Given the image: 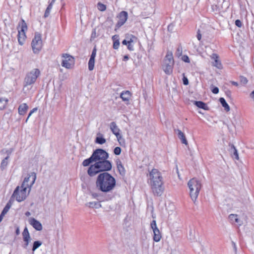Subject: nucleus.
<instances>
[{"instance_id":"nucleus-1","label":"nucleus","mask_w":254,"mask_h":254,"mask_svg":"<svg viewBox=\"0 0 254 254\" xmlns=\"http://www.w3.org/2000/svg\"><path fill=\"white\" fill-rule=\"evenodd\" d=\"M109 154L102 149H96L92 155L82 162L83 166H87L92 163L88 169V174L93 177L101 172L109 171L112 169L111 162L108 160Z\"/></svg>"},{"instance_id":"nucleus-2","label":"nucleus","mask_w":254,"mask_h":254,"mask_svg":"<svg viewBox=\"0 0 254 254\" xmlns=\"http://www.w3.org/2000/svg\"><path fill=\"white\" fill-rule=\"evenodd\" d=\"M36 179V174L32 172L25 177L21 186H17L13 191L12 197L18 202H21L27 198Z\"/></svg>"},{"instance_id":"nucleus-3","label":"nucleus","mask_w":254,"mask_h":254,"mask_svg":"<svg viewBox=\"0 0 254 254\" xmlns=\"http://www.w3.org/2000/svg\"><path fill=\"white\" fill-rule=\"evenodd\" d=\"M148 184L155 196H161L164 191V182L161 173L156 169H153L148 175Z\"/></svg>"},{"instance_id":"nucleus-4","label":"nucleus","mask_w":254,"mask_h":254,"mask_svg":"<svg viewBox=\"0 0 254 254\" xmlns=\"http://www.w3.org/2000/svg\"><path fill=\"white\" fill-rule=\"evenodd\" d=\"M105 172L98 176L96 185L98 190L107 193L114 189L116 182L115 179L111 174Z\"/></svg>"},{"instance_id":"nucleus-5","label":"nucleus","mask_w":254,"mask_h":254,"mask_svg":"<svg viewBox=\"0 0 254 254\" xmlns=\"http://www.w3.org/2000/svg\"><path fill=\"white\" fill-rule=\"evenodd\" d=\"M188 186L190 189V196L192 201L195 202L201 188V184L198 180L193 178L189 181Z\"/></svg>"},{"instance_id":"nucleus-6","label":"nucleus","mask_w":254,"mask_h":254,"mask_svg":"<svg viewBox=\"0 0 254 254\" xmlns=\"http://www.w3.org/2000/svg\"><path fill=\"white\" fill-rule=\"evenodd\" d=\"M40 74L41 71L38 68H33L28 72L24 80V86L31 85L35 83Z\"/></svg>"},{"instance_id":"nucleus-7","label":"nucleus","mask_w":254,"mask_h":254,"mask_svg":"<svg viewBox=\"0 0 254 254\" xmlns=\"http://www.w3.org/2000/svg\"><path fill=\"white\" fill-rule=\"evenodd\" d=\"M42 46L41 34L38 32H36L31 42V47L33 53L35 54H39L42 50Z\"/></svg>"},{"instance_id":"nucleus-8","label":"nucleus","mask_w":254,"mask_h":254,"mask_svg":"<svg viewBox=\"0 0 254 254\" xmlns=\"http://www.w3.org/2000/svg\"><path fill=\"white\" fill-rule=\"evenodd\" d=\"M17 29L18 32V41L20 45H23L26 38L25 32L27 30V24L23 19H21Z\"/></svg>"},{"instance_id":"nucleus-9","label":"nucleus","mask_w":254,"mask_h":254,"mask_svg":"<svg viewBox=\"0 0 254 254\" xmlns=\"http://www.w3.org/2000/svg\"><path fill=\"white\" fill-rule=\"evenodd\" d=\"M63 58H64V59L63 60L62 65L68 69L71 68L74 64L73 58L67 54H63Z\"/></svg>"},{"instance_id":"nucleus-10","label":"nucleus","mask_w":254,"mask_h":254,"mask_svg":"<svg viewBox=\"0 0 254 254\" xmlns=\"http://www.w3.org/2000/svg\"><path fill=\"white\" fill-rule=\"evenodd\" d=\"M127 17L128 14L127 12L125 11L121 12L118 16L119 20L116 24V27L119 28L123 25L127 21Z\"/></svg>"},{"instance_id":"nucleus-11","label":"nucleus","mask_w":254,"mask_h":254,"mask_svg":"<svg viewBox=\"0 0 254 254\" xmlns=\"http://www.w3.org/2000/svg\"><path fill=\"white\" fill-rule=\"evenodd\" d=\"M29 223L37 231H41L43 229L42 224L34 218L31 217L28 220Z\"/></svg>"},{"instance_id":"nucleus-12","label":"nucleus","mask_w":254,"mask_h":254,"mask_svg":"<svg viewBox=\"0 0 254 254\" xmlns=\"http://www.w3.org/2000/svg\"><path fill=\"white\" fill-rule=\"evenodd\" d=\"M174 63H170L169 62H165L164 63V65L163 66V68L164 71L167 74H171L173 71V66Z\"/></svg>"},{"instance_id":"nucleus-13","label":"nucleus","mask_w":254,"mask_h":254,"mask_svg":"<svg viewBox=\"0 0 254 254\" xmlns=\"http://www.w3.org/2000/svg\"><path fill=\"white\" fill-rule=\"evenodd\" d=\"M110 128L112 133L116 136H119V134L120 133V129L117 126L116 122H112L110 124Z\"/></svg>"},{"instance_id":"nucleus-14","label":"nucleus","mask_w":254,"mask_h":254,"mask_svg":"<svg viewBox=\"0 0 254 254\" xmlns=\"http://www.w3.org/2000/svg\"><path fill=\"white\" fill-rule=\"evenodd\" d=\"M211 59L214 60V62L213 63V65L216 67L218 68H222V64L220 61L218 60L219 56L216 54H212L210 56Z\"/></svg>"},{"instance_id":"nucleus-15","label":"nucleus","mask_w":254,"mask_h":254,"mask_svg":"<svg viewBox=\"0 0 254 254\" xmlns=\"http://www.w3.org/2000/svg\"><path fill=\"white\" fill-rule=\"evenodd\" d=\"M175 131L176 133H177L178 137L181 140L182 143L185 144L186 145H188V142L186 138L185 134L179 129H175Z\"/></svg>"},{"instance_id":"nucleus-16","label":"nucleus","mask_w":254,"mask_h":254,"mask_svg":"<svg viewBox=\"0 0 254 254\" xmlns=\"http://www.w3.org/2000/svg\"><path fill=\"white\" fill-rule=\"evenodd\" d=\"M116 165L117 169L120 174L122 175H124L126 173V170L120 160L117 159L116 160Z\"/></svg>"},{"instance_id":"nucleus-17","label":"nucleus","mask_w":254,"mask_h":254,"mask_svg":"<svg viewBox=\"0 0 254 254\" xmlns=\"http://www.w3.org/2000/svg\"><path fill=\"white\" fill-rule=\"evenodd\" d=\"M131 96V93L129 91H124L120 95V97L124 101L128 102Z\"/></svg>"},{"instance_id":"nucleus-18","label":"nucleus","mask_w":254,"mask_h":254,"mask_svg":"<svg viewBox=\"0 0 254 254\" xmlns=\"http://www.w3.org/2000/svg\"><path fill=\"white\" fill-rule=\"evenodd\" d=\"M28 106L26 103H23L19 105L18 107V113L20 115H24L27 112Z\"/></svg>"},{"instance_id":"nucleus-19","label":"nucleus","mask_w":254,"mask_h":254,"mask_svg":"<svg viewBox=\"0 0 254 254\" xmlns=\"http://www.w3.org/2000/svg\"><path fill=\"white\" fill-rule=\"evenodd\" d=\"M229 218L232 223H237L240 226L242 224V221L238 218L237 214H231L229 216Z\"/></svg>"},{"instance_id":"nucleus-20","label":"nucleus","mask_w":254,"mask_h":254,"mask_svg":"<svg viewBox=\"0 0 254 254\" xmlns=\"http://www.w3.org/2000/svg\"><path fill=\"white\" fill-rule=\"evenodd\" d=\"M153 239L156 242H159L162 238V235L159 230L154 231Z\"/></svg>"},{"instance_id":"nucleus-21","label":"nucleus","mask_w":254,"mask_h":254,"mask_svg":"<svg viewBox=\"0 0 254 254\" xmlns=\"http://www.w3.org/2000/svg\"><path fill=\"white\" fill-rule=\"evenodd\" d=\"M86 206H88L90 208H99L101 207V204L99 202L93 201V202H89L86 203L85 204Z\"/></svg>"},{"instance_id":"nucleus-22","label":"nucleus","mask_w":254,"mask_h":254,"mask_svg":"<svg viewBox=\"0 0 254 254\" xmlns=\"http://www.w3.org/2000/svg\"><path fill=\"white\" fill-rule=\"evenodd\" d=\"M165 62H169L171 63H174V60L173 57V54L171 52H168L164 59Z\"/></svg>"},{"instance_id":"nucleus-23","label":"nucleus","mask_w":254,"mask_h":254,"mask_svg":"<svg viewBox=\"0 0 254 254\" xmlns=\"http://www.w3.org/2000/svg\"><path fill=\"white\" fill-rule=\"evenodd\" d=\"M98 136L96 137L95 142L99 144H103L106 142V139L103 137V134L98 133Z\"/></svg>"},{"instance_id":"nucleus-24","label":"nucleus","mask_w":254,"mask_h":254,"mask_svg":"<svg viewBox=\"0 0 254 254\" xmlns=\"http://www.w3.org/2000/svg\"><path fill=\"white\" fill-rule=\"evenodd\" d=\"M194 105L199 108L205 110H208V108L206 104L202 101H194Z\"/></svg>"},{"instance_id":"nucleus-25","label":"nucleus","mask_w":254,"mask_h":254,"mask_svg":"<svg viewBox=\"0 0 254 254\" xmlns=\"http://www.w3.org/2000/svg\"><path fill=\"white\" fill-rule=\"evenodd\" d=\"M8 102V100L7 98H0V110L4 109Z\"/></svg>"},{"instance_id":"nucleus-26","label":"nucleus","mask_w":254,"mask_h":254,"mask_svg":"<svg viewBox=\"0 0 254 254\" xmlns=\"http://www.w3.org/2000/svg\"><path fill=\"white\" fill-rule=\"evenodd\" d=\"M219 101L220 103L221 104L222 106L225 108V110L226 111H230V107L228 105V104L226 102L224 98L221 97L219 99Z\"/></svg>"},{"instance_id":"nucleus-27","label":"nucleus","mask_w":254,"mask_h":254,"mask_svg":"<svg viewBox=\"0 0 254 254\" xmlns=\"http://www.w3.org/2000/svg\"><path fill=\"white\" fill-rule=\"evenodd\" d=\"M55 2H53V0H52L51 2L49 4L47 8L46 9L45 14H44V17L46 18L49 16L50 13V11L52 8L53 4Z\"/></svg>"},{"instance_id":"nucleus-28","label":"nucleus","mask_w":254,"mask_h":254,"mask_svg":"<svg viewBox=\"0 0 254 254\" xmlns=\"http://www.w3.org/2000/svg\"><path fill=\"white\" fill-rule=\"evenodd\" d=\"M127 39L128 40V43H134L137 41V38L132 35H128L126 37Z\"/></svg>"},{"instance_id":"nucleus-29","label":"nucleus","mask_w":254,"mask_h":254,"mask_svg":"<svg viewBox=\"0 0 254 254\" xmlns=\"http://www.w3.org/2000/svg\"><path fill=\"white\" fill-rule=\"evenodd\" d=\"M95 64V59L90 58L88 62V69L91 71L94 69Z\"/></svg>"},{"instance_id":"nucleus-30","label":"nucleus","mask_w":254,"mask_h":254,"mask_svg":"<svg viewBox=\"0 0 254 254\" xmlns=\"http://www.w3.org/2000/svg\"><path fill=\"white\" fill-rule=\"evenodd\" d=\"M8 156H6L4 159H3L1 163L0 167L2 170L4 169L8 164Z\"/></svg>"},{"instance_id":"nucleus-31","label":"nucleus","mask_w":254,"mask_h":254,"mask_svg":"<svg viewBox=\"0 0 254 254\" xmlns=\"http://www.w3.org/2000/svg\"><path fill=\"white\" fill-rule=\"evenodd\" d=\"M22 236L23 240L30 239L29 233L26 227L24 229L23 232H22Z\"/></svg>"},{"instance_id":"nucleus-32","label":"nucleus","mask_w":254,"mask_h":254,"mask_svg":"<svg viewBox=\"0 0 254 254\" xmlns=\"http://www.w3.org/2000/svg\"><path fill=\"white\" fill-rule=\"evenodd\" d=\"M42 242L40 241H35L33 243L32 251L34 252L37 249L42 245Z\"/></svg>"},{"instance_id":"nucleus-33","label":"nucleus","mask_w":254,"mask_h":254,"mask_svg":"<svg viewBox=\"0 0 254 254\" xmlns=\"http://www.w3.org/2000/svg\"><path fill=\"white\" fill-rule=\"evenodd\" d=\"M97 8L99 10L101 11H104L106 9V6L101 2H98L97 3Z\"/></svg>"},{"instance_id":"nucleus-34","label":"nucleus","mask_w":254,"mask_h":254,"mask_svg":"<svg viewBox=\"0 0 254 254\" xmlns=\"http://www.w3.org/2000/svg\"><path fill=\"white\" fill-rule=\"evenodd\" d=\"M232 148L233 149V155L234 157L237 160L239 159L238 153L237 151V150L236 149V147L234 145H232Z\"/></svg>"},{"instance_id":"nucleus-35","label":"nucleus","mask_w":254,"mask_h":254,"mask_svg":"<svg viewBox=\"0 0 254 254\" xmlns=\"http://www.w3.org/2000/svg\"><path fill=\"white\" fill-rule=\"evenodd\" d=\"M150 227L153 231L159 230L157 226L156 222L155 220H152L150 224Z\"/></svg>"},{"instance_id":"nucleus-36","label":"nucleus","mask_w":254,"mask_h":254,"mask_svg":"<svg viewBox=\"0 0 254 254\" xmlns=\"http://www.w3.org/2000/svg\"><path fill=\"white\" fill-rule=\"evenodd\" d=\"M10 205H9L8 203H7L6 206L3 208V210L2 211L1 214H2V215H5L7 212L8 211L9 209H10Z\"/></svg>"},{"instance_id":"nucleus-37","label":"nucleus","mask_w":254,"mask_h":254,"mask_svg":"<svg viewBox=\"0 0 254 254\" xmlns=\"http://www.w3.org/2000/svg\"><path fill=\"white\" fill-rule=\"evenodd\" d=\"M116 137L117 138L118 142L121 145H122V143H125L124 139L123 138L122 135L120 133H119V136L118 135V136H116Z\"/></svg>"},{"instance_id":"nucleus-38","label":"nucleus","mask_w":254,"mask_h":254,"mask_svg":"<svg viewBox=\"0 0 254 254\" xmlns=\"http://www.w3.org/2000/svg\"><path fill=\"white\" fill-rule=\"evenodd\" d=\"M114 153L117 155H119L121 153V148L120 147H116L114 150Z\"/></svg>"},{"instance_id":"nucleus-39","label":"nucleus","mask_w":254,"mask_h":254,"mask_svg":"<svg viewBox=\"0 0 254 254\" xmlns=\"http://www.w3.org/2000/svg\"><path fill=\"white\" fill-rule=\"evenodd\" d=\"M240 81L242 84H246L248 83V81L246 77H245L243 76H241L240 77Z\"/></svg>"},{"instance_id":"nucleus-40","label":"nucleus","mask_w":254,"mask_h":254,"mask_svg":"<svg viewBox=\"0 0 254 254\" xmlns=\"http://www.w3.org/2000/svg\"><path fill=\"white\" fill-rule=\"evenodd\" d=\"M120 42L118 40H115L113 43V48L115 49H118L119 47Z\"/></svg>"},{"instance_id":"nucleus-41","label":"nucleus","mask_w":254,"mask_h":254,"mask_svg":"<svg viewBox=\"0 0 254 254\" xmlns=\"http://www.w3.org/2000/svg\"><path fill=\"white\" fill-rule=\"evenodd\" d=\"M182 59L184 62L186 63H189L190 62V59L189 57L187 55H184L182 57Z\"/></svg>"},{"instance_id":"nucleus-42","label":"nucleus","mask_w":254,"mask_h":254,"mask_svg":"<svg viewBox=\"0 0 254 254\" xmlns=\"http://www.w3.org/2000/svg\"><path fill=\"white\" fill-rule=\"evenodd\" d=\"M96 55V49L95 47H94V48L92 50V54H91V55L90 58L95 59Z\"/></svg>"},{"instance_id":"nucleus-43","label":"nucleus","mask_w":254,"mask_h":254,"mask_svg":"<svg viewBox=\"0 0 254 254\" xmlns=\"http://www.w3.org/2000/svg\"><path fill=\"white\" fill-rule=\"evenodd\" d=\"M14 149L12 148L5 150V153L7 154V156H8V158L9 157L10 155L12 153V152L13 151Z\"/></svg>"},{"instance_id":"nucleus-44","label":"nucleus","mask_w":254,"mask_h":254,"mask_svg":"<svg viewBox=\"0 0 254 254\" xmlns=\"http://www.w3.org/2000/svg\"><path fill=\"white\" fill-rule=\"evenodd\" d=\"M37 110V108H35L33 109H32V110L30 112V113H29V115H28V117H27V119H26V122H27V121H28V119H29V117L32 115V114L33 113L35 112Z\"/></svg>"},{"instance_id":"nucleus-45","label":"nucleus","mask_w":254,"mask_h":254,"mask_svg":"<svg viewBox=\"0 0 254 254\" xmlns=\"http://www.w3.org/2000/svg\"><path fill=\"white\" fill-rule=\"evenodd\" d=\"M235 25L238 27H241L242 26V23L241 20L237 19L235 21Z\"/></svg>"},{"instance_id":"nucleus-46","label":"nucleus","mask_w":254,"mask_h":254,"mask_svg":"<svg viewBox=\"0 0 254 254\" xmlns=\"http://www.w3.org/2000/svg\"><path fill=\"white\" fill-rule=\"evenodd\" d=\"M127 49L130 51H133V45H132V43H128L127 45Z\"/></svg>"},{"instance_id":"nucleus-47","label":"nucleus","mask_w":254,"mask_h":254,"mask_svg":"<svg viewBox=\"0 0 254 254\" xmlns=\"http://www.w3.org/2000/svg\"><path fill=\"white\" fill-rule=\"evenodd\" d=\"M212 92L214 94H217L219 92V89L217 87H214L211 90Z\"/></svg>"},{"instance_id":"nucleus-48","label":"nucleus","mask_w":254,"mask_h":254,"mask_svg":"<svg viewBox=\"0 0 254 254\" xmlns=\"http://www.w3.org/2000/svg\"><path fill=\"white\" fill-rule=\"evenodd\" d=\"M30 239H24L23 240V241L25 242L24 246V248H26L28 246L29 242H30Z\"/></svg>"},{"instance_id":"nucleus-49","label":"nucleus","mask_w":254,"mask_h":254,"mask_svg":"<svg viewBox=\"0 0 254 254\" xmlns=\"http://www.w3.org/2000/svg\"><path fill=\"white\" fill-rule=\"evenodd\" d=\"M183 83H184V85H188V84H189V80H188V78L184 76V77L183 78Z\"/></svg>"},{"instance_id":"nucleus-50","label":"nucleus","mask_w":254,"mask_h":254,"mask_svg":"<svg viewBox=\"0 0 254 254\" xmlns=\"http://www.w3.org/2000/svg\"><path fill=\"white\" fill-rule=\"evenodd\" d=\"M196 37H197V39L199 40V41H200L201 39V34L200 33V30H198L197 32V35H196Z\"/></svg>"},{"instance_id":"nucleus-51","label":"nucleus","mask_w":254,"mask_h":254,"mask_svg":"<svg viewBox=\"0 0 254 254\" xmlns=\"http://www.w3.org/2000/svg\"><path fill=\"white\" fill-rule=\"evenodd\" d=\"M96 37V33L95 30H94L91 34V38L92 39L95 38Z\"/></svg>"},{"instance_id":"nucleus-52","label":"nucleus","mask_w":254,"mask_h":254,"mask_svg":"<svg viewBox=\"0 0 254 254\" xmlns=\"http://www.w3.org/2000/svg\"><path fill=\"white\" fill-rule=\"evenodd\" d=\"M232 245L233 249H234V250L235 251V253H236L237 250V246H236V245L235 243L232 241Z\"/></svg>"},{"instance_id":"nucleus-53","label":"nucleus","mask_w":254,"mask_h":254,"mask_svg":"<svg viewBox=\"0 0 254 254\" xmlns=\"http://www.w3.org/2000/svg\"><path fill=\"white\" fill-rule=\"evenodd\" d=\"M230 82L231 83V84L232 85H233L234 86H238L239 85L238 83L237 82L231 81Z\"/></svg>"},{"instance_id":"nucleus-54","label":"nucleus","mask_w":254,"mask_h":254,"mask_svg":"<svg viewBox=\"0 0 254 254\" xmlns=\"http://www.w3.org/2000/svg\"><path fill=\"white\" fill-rule=\"evenodd\" d=\"M128 43V42L127 39V40L125 39V40H123L122 42V44L125 45H127Z\"/></svg>"},{"instance_id":"nucleus-55","label":"nucleus","mask_w":254,"mask_h":254,"mask_svg":"<svg viewBox=\"0 0 254 254\" xmlns=\"http://www.w3.org/2000/svg\"><path fill=\"white\" fill-rule=\"evenodd\" d=\"M128 59H129V57H128V56H127V55H125V56H124V58H123V61H127Z\"/></svg>"},{"instance_id":"nucleus-56","label":"nucleus","mask_w":254,"mask_h":254,"mask_svg":"<svg viewBox=\"0 0 254 254\" xmlns=\"http://www.w3.org/2000/svg\"><path fill=\"white\" fill-rule=\"evenodd\" d=\"M250 96L254 100V90L250 94Z\"/></svg>"},{"instance_id":"nucleus-57","label":"nucleus","mask_w":254,"mask_h":254,"mask_svg":"<svg viewBox=\"0 0 254 254\" xmlns=\"http://www.w3.org/2000/svg\"><path fill=\"white\" fill-rule=\"evenodd\" d=\"M31 215V213L29 211H27L26 213H25V215L26 216H29L30 215Z\"/></svg>"},{"instance_id":"nucleus-58","label":"nucleus","mask_w":254,"mask_h":254,"mask_svg":"<svg viewBox=\"0 0 254 254\" xmlns=\"http://www.w3.org/2000/svg\"><path fill=\"white\" fill-rule=\"evenodd\" d=\"M16 233L17 235H19V228H17L16 230Z\"/></svg>"},{"instance_id":"nucleus-59","label":"nucleus","mask_w":254,"mask_h":254,"mask_svg":"<svg viewBox=\"0 0 254 254\" xmlns=\"http://www.w3.org/2000/svg\"><path fill=\"white\" fill-rule=\"evenodd\" d=\"M92 196L95 198L98 196V195L96 193H93Z\"/></svg>"},{"instance_id":"nucleus-60","label":"nucleus","mask_w":254,"mask_h":254,"mask_svg":"<svg viewBox=\"0 0 254 254\" xmlns=\"http://www.w3.org/2000/svg\"><path fill=\"white\" fill-rule=\"evenodd\" d=\"M56 0H53V2H55Z\"/></svg>"}]
</instances>
